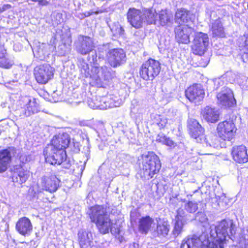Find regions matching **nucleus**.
<instances>
[{"label":"nucleus","mask_w":248,"mask_h":248,"mask_svg":"<svg viewBox=\"0 0 248 248\" xmlns=\"http://www.w3.org/2000/svg\"><path fill=\"white\" fill-rule=\"evenodd\" d=\"M186 97L195 104L201 101L204 96V92L201 84H194L185 91Z\"/></svg>","instance_id":"obj_13"},{"label":"nucleus","mask_w":248,"mask_h":248,"mask_svg":"<svg viewBox=\"0 0 248 248\" xmlns=\"http://www.w3.org/2000/svg\"><path fill=\"white\" fill-rule=\"evenodd\" d=\"M170 226L167 222L158 223L156 230L154 232L155 236H166L170 231Z\"/></svg>","instance_id":"obj_28"},{"label":"nucleus","mask_w":248,"mask_h":248,"mask_svg":"<svg viewBox=\"0 0 248 248\" xmlns=\"http://www.w3.org/2000/svg\"><path fill=\"white\" fill-rule=\"evenodd\" d=\"M194 32V29L187 25L178 26L175 29V38L179 43L188 44L189 36Z\"/></svg>","instance_id":"obj_15"},{"label":"nucleus","mask_w":248,"mask_h":248,"mask_svg":"<svg viewBox=\"0 0 248 248\" xmlns=\"http://www.w3.org/2000/svg\"><path fill=\"white\" fill-rule=\"evenodd\" d=\"M60 183V180L55 175H52L49 177L44 176L41 178L40 186L43 190L52 193L57 190Z\"/></svg>","instance_id":"obj_17"},{"label":"nucleus","mask_w":248,"mask_h":248,"mask_svg":"<svg viewBox=\"0 0 248 248\" xmlns=\"http://www.w3.org/2000/svg\"><path fill=\"white\" fill-rule=\"evenodd\" d=\"M109 43H107L99 45L98 47V52L101 53H106L109 49Z\"/></svg>","instance_id":"obj_42"},{"label":"nucleus","mask_w":248,"mask_h":248,"mask_svg":"<svg viewBox=\"0 0 248 248\" xmlns=\"http://www.w3.org/2000/svg\"><path fill=\"white\" fill-rule=\"evenodd\" d=\"M211 31L213 36H224V28L220 19H217L212 22Z\"/></svg>","instance_id":"obj_27"},{"label":"nucleus","mask_w":248,"mask_h":248,"mask_svg":"<svg viewBox=\"0 0 248 248\" xmlns=\"http://www.w3.org/2000/svg\"><path fill=\"white\" fill-rule=\"evenodd\" d=\"M5 6H6L7 8H9L10 7V5H7L6 6H3V8H2V10H3V11L5 10V9H6V8H5Z\"/></svg>","instance_id":"obj_53"},{"label":"nucleus","mask_w":248,"mask_h":248,"mask_svg":"<svg viewBox=\"0 0 248 248\" xmlns=\"http://www.w3.org/2000/svg\"><path fill=\"white\" fill-rule=\"evenodd\" d=\"M135 245H136V244H135V243H134V244H133V246L134 247V248H135V247H136V246H135Z\"/></svg>","instance_id":"obj_58"},{"label":"nucleus","mask_w":248,"mask_h":248,"mask_svg":"<svg viewBox=\"0 0 248 248\" xmlns=\"http://www.w3.org/2000/svg\"><path fill=\"white\" fill-rule=\"evenodd\" d=\"M202 142L200 143L207 147H211L214 148L222 147L218 136L212 133L206 136L203 135V138H202Z\"/></svg>","instance_id":"obj_21"},{"label":"nucleus","mask_w":248,"mask_h":248,"mask_svg":"<svg viewBox=\"0 0 248 248\" xmlns=\"http://www.w3.org/2000/svg\"><path fill=\"white\" fill-rule=\"evenodd\" d=\"M108 59L109 64L116 68L124 64L126 62V55L121 48H114L108 52Z\"/></svg>","instance_id":"obj_11"},{"label":"nucleus","mask_w":248,"mask_h":248,"mask_svg":"<svg viewBox=\"0 0 248 248\" xmlns=\"http://www.w3.org/2000/svg\"><path fill=\"white\" fill-rule=\"evenodd\" d=\"M115 33L120 35H123L124 32V28L120 26L117 27L115 28Z\"/></svg>","instance_id":"obj_43"},{"label":"nucleus","mask_w":248,"mask_h":248,"mask_svg":"<svg viewBox=\"0 0 248 248\" xmlns=\"http://www.w3.org/2000/svg\"><path fill=\"white\" fill-rule=\"evenodd\" d=\"M76 49L78 53L82 55H86L92 52L95 47L93 38L80 35L75 43Z\"/></svg>","instance_id":"obj_7"},{"label":"nucleus","mask_w":248,"mask_h":248,"mask_svg":"<svg viewBox=\"0 0 248 248\" xmlns=\"http://www.w3.org/2000/svg\"><path fill=\"white\" fill-rule=\"evenodd\" d=\"M101 102H104V104H99L98 102L92 105L91 103L89 104L90 108L93 109L98 108L100 109H107L108 108H112V105L109 102V99L106 97H103L101 99Z\"/></svg>","instance_id":"obj_34"},{"label":"nucleus","mask_w":248,"mask_h":248,"mask_svg":"<svg viewBox=\"0 0 248 248\" xmlns=\"http://www.w3.org/2000/svg\"><path fill=\"white\" fill-rule=\"evenodd\" d=\"M202 233L184 240L181 248H224L227 238L235 233L236 227L231 219L223 220L217 225L203 226Z\"/></svg>","instance_id":"obj_2"},{"label":"nucleus","mask_w":248,"mask_h":248,"mask_svg":"<svg viewBox=\"0 0 248 248\" xmlns=\"http://www.w3.org/2000/svg\"><path fill=\"white\" fill-rule=\"evenodd\" d=\"M192 49L197 55L203 54L209 44V38L206 33L202 32H196L193 41Z\"/></svg>","instance_id":"obj_10"},{"label":"nucleus","mask_w":248,"mask_h":248,"mask_svg":"<svg viewBox=\"0 0 248 248\" xmlns=\"http://www.w3.org/2000/svg\"><path fill=\"white\" fill-rule=\"evenodd\" d=\"M128 22L131 26L136 29L142 27L144 22L142 12L135 8H130L127 13Z\"/></svg>","instance_id":"obj_14"},{"label":"nucleus","mask_w":248,"mask_h":248,"mask_svg":"<svg viewBox=\"0 0 248 248\" xmlns=\"http://www.w3.org/2000/svg\"><path fill=\"white\" fill-rule=\"evenodd\" d=\"M111 225L109 228V230L112 234L114 235L116 234H118V233H120L122 232L120 228L116 224H113L112 222L111 221Z\"/></svg>","instance_id":"obj_40"},{"label":"nucleus","mask_w":248,"mask_h":248,"mask_svg":"<svg viewBox=\"0 0 248 248\" xmlns=\"http://www.w3.org/2000/svg\"><path fill=\"white\" fill-rule=\"evenodd\" d=\"M181 201L183 202H186L187 201L185 199H181Z\"/></svg>","instance_id":"obj_54"},{"label":"nucleus","mask_w":248,"mask_h":248,"mask_svg":"<svg viewBox=\"0 0 248 248\" xmlns=\"http://www.w3.org/2000/svg\"><path fill=\"white\" fill-rule=\"evenodd\" d=\"M224 198H225V196L224 194H222V195L221 197L219 196H216V199H219V200H221V199H222V200H223Z\"/></svg>","instance_id":"obj_50"},{"label":"nucleus","mask_w":248,"mask_h":248,"mask_svg":"<svg viewBox=\"0 0 248 248\" xmlns=\"http://www.w3.org/2000/svg\"><path fill=\"white\" fill-rule=\"evenodd\" d=\"M14 63V62L12 60L7 58L5 55L2 57L1 56V67L9 69Z\"/></svg>","instance_id":"obj_39"},{"label":"nucleus","mask_w":248,"mask_h":248,"mask_svg":"<svg viewBox=\"0 0 248 248\" xmlns=\"http://www.w3.org/2000/svg\"><path fill=\"white\" fill-rule=\"evenodd\" d=\"M193 17V15L184 8H181L177 10L175 13V19L177 23L179 24L183 23H187L191 21Z\"/></svg>","instance_id":"obj_23"},{"label":"nucleus","mask_w":248,"mask_h":248,"mask_svg":"<svg viewBox=\"0 0 248 248\" xmlns=\"http://www.w3.org/2000/svg\"><path fill=\"white\" fill-rule=\"evenodd\" d=\"M158 17L160 24L165 26L171 23L172 20V16L167 13V10H161L158 14Z\"/></svg>","instance_id":"obj_32"},{"label":"nucleus","mask_w":248,"mask_h":248,"mask_svg":"<svg viewBox=\"0 0 248 248\" xmlns=\"http://www.w3.org/2000/svg\"><path fill=\"white\" fill-rule=\"evenodd\" d=\"M187 214L184 209L179 208L177 211V215L175 216V220L181 221L186 222Z\"/></svg>","instance_id":"obj_38"},{"label":"nucleus","mask_w":248,"mask_h":248,"mask_svg":"<svg viewBox=\"0 0 248 248\" xmlns=\"http://www.w3.org/2000/svg\"><path fill=\"white\" fill-rule=\"evenodd\" d=\"M88 214L92 222L96 224L102 233L105 234L109 232L111 220L104 207L100 205L92 207L88 211Z\"/></svg>","instance_id":"obj_4"},{"label":"nucleus","mask_w":248,"mask_h":248,"mask_svg":"<svg viewBox=\"0 0 248 248\" xmlns=\"http://www.w3.org/2000/svg\"><path fill=\"white\" fill-rule=\"evenodd\" d=\"M39 111V104L35 98L29 99L25 108L23 110L24 115L28 117Z\"/></svg>","instance_id":"obj_25"},{"label":"nucleus","mask_w":248,"mask_h":248,"mask_svg":"<svg viewBox=\"0 0 248 248\" xmlns=\"http://www.w3.org/2000/svg\"><path fill=\"white\" fill-rule=\"evenodd\" d=\"M53 68L49 64H43L34 68V76L38 83L46 84L53 76Z\"/></svg>","instance_id":"obj_9"},{"label":"nucleus","mask_w":248,"mask_h":248,"mask_svg":"<svg viewBox=\"0 0 248 248\" xmlns=\"http://www.w3.org/2000/svg\"><path fill=\"white\" fill-rule=\"evenodd\" d=\"M60 140H54L53 145H47L44 150L46 161L51 165H61L65 169H69L71 166L69 159L67 158L65 150L55 149Z\"/></svg>","instance_id":"obj_3"},{"label":"nucleus","mask_w":248,"mask_h":248,"mask_svg":"<svg viewBox=\"0 0 248 248\" xmlns=\"http://www.w3.org/2000/svg\"><path fill=\"white\" fill-rule=\"evenodd\" d=\"M91 233L86 231L82 230L78 232V241L81 247L90 245L91 241Z\"/></svg>","instance_id":"obj_29"},{"label":"nucleus","mask_w":248,"mask_h":248,"mask_svg":"<svg viewBox=\"0 0 248 248\" xmlns=\"http://www.w3.org/2000/svg\"><path fill=\"white\" fill-rule=\"evenodd\" d=\"M201 114L203 118L208 122L214 123L219 120V112L215 108L206 106L202 109Z\"/></svg>","instance_id":"obj_20"},{"label":"nucleus","mask_w":248,"mask_h":248,"mask_svg":"<svg viewBox=\"0 0 248 248\" xmlns=\"http://www.w3.org/2000/svg\"><path fill=\"white\" fill-rule=\"evenodd\" d=\"M189 196L192 197V195H191V194H187V197H188Z\"/></svg>","instance_id":"obj_56"},{"label":"nucleus","mask_w":248,"mask_h":248,"mask_svg":"<svg viewBox=\"0 0 248 248\" xmlns=\"http://www.w3.org/2000/svg\"><path fill=\"white\" fill-rule=\"evenodd\" d=\"M202 233L184 240L181 248H224L227 238L235 233L236 227L231 219L223 220L217 225L203 226Z\"/></svg>","instance_id":"obj_1"},{"label":"nucleus","mask_w":248,"mask_h":248,"mask_svg":"<svg viewBox=\"0 0 248 248\" xmlns=\"http://www.w3.org/2000/svg\"><path fill=\"white\" fill-rule=\"evenodd\" d=\"M156 140L171 148H173L176 146V143L173 140L163 134H158Z\"/></svg>","instance_id":"obj_35"},{"label":"nucleus","mask_w":248,"mask_h":248,"mask_svg":"<svg viewBox=\"0 0 248 248\" xmlns=\"http://www.w3.org/2000/svg\"><path fill=\"white\" fill-rule=\"evenodd\" d=\"M194 193H196L197 195L200 196H202V193L201 192H200L199 191H198V190H195L194 192Z\"/></svg>","instance_id":"obj_51"},{"label":"nucleus","mask_w":248,"mask_h":248,"mask_svg":"<svg viewBox=\"0 0 248 248\" xmlns=\"http://www.w3.org/2000/svg\"><path fill=\"white\" fill-rule=\"evenodd\" d=\"M99 12L98 11H95V12H93V11H88V12H86L85 13H83V15L84 16V17H88L91 15H92L93 14H95V15H97L99 14Z\"/></svg>","instance_id":"obj_47"},{"label":"nucleus","mask_w":248,"mask_h":248,"mask_svg":"<svg viewBox=\"0 0 248 248\" xmlns=\"http://www.w3.org/2000/svg\"><path fill=\"white\" fill-rule=\"evenodd\" d=\"M142 170L145 178H151L157 173L161 168L158 156L153 152H148L142 155Z\"/></svg>","instance_id":"obj_5"},{"label":"nucleus","mask_w":248,"mask_h":248,"mask_svg":"<svg viewBox=\"0 0 248 248\" xmlns=\"http://www.w3.org/2000/svg\"><path fill=\"white\" fill-rule=\"evenodd\" d=\"M217 82L219 83V80H216V81H215V82H217Z\"/></svg>","instance_id":"obj_59"},{"label":"nucleus","mask_w":248,"mask_h":248,"mask_svg":"<svg viewBox=\"0 0 248 248\" xmlns=\"http://www.w3.org/2000/svg\"><path fill=\"white\" fill-rule=\"evenodd\" d=\"M246 38L247 39L245 41V44L246 46H248V37Z\"/></svg>","instance_id":"obj_52"},{"label":"nucleus","mask_w":248,"mask_h":248,"mask_svg":"<svg viewBox=\"0 0 248 248\" xmlns=\"http://www.w3.org/2000/svg\"><path fill=\"white\" fill-rule=\"evenodd\" d=\"M89 60L91 61V62L95 63L97 61V54L95 52L92 55L91 57H89Z\"/></svg>","instance_id":"obj_45"},{"label":"nucleus","mask_w":248,"mask_h":248,"mask_svg":"<svg viewBox=\"0 0 248 248\" xmlns=\"http://www.w3.org/2000/svg\"><path fill=\"white\" fill-rule=\"evenodd\" d=\"M195 219L202 223L207 220L206 216L202 212H198L195 216Z\"/></svg>","instance_id":"obj_41"},{"label":"nucleus","mask_w":248,"mask_h":248,"mask_svg":"<svg viewBox=\"0 0 248 248\" xmlns=\"http://www.w3.org/2000/svg\"><path fill=\"white\" fill-rule=\"evenodd\" d=\"M12 148L1 151V172L5 171L9 166L11 161Z\"/></svg>","instance_id":"obj_24"},{"label":"nucleus","mask_w":248,"mask_h":248,"mask_svg":"<svg viewBox=\"0 0 248 248\" xmlns=\"http://www.w3.org/2000/svg\"><path fill=\"white\" fill-rule=\"evenodd\" d=\"M75 16L80 19H83L85 17L83 13H77Z\"/></svg>","instance_id":"obj_49"},{"label":"nucleus","mask_w":248,"mask_h":248,"mask_svg":"<svg viewBox=\"0 0 248 248\" xmlns=\"http://www.w3.org/2000/svg\"><path fill=\"white\" fill-rule=\"evenodd\" d=\"M160 62L155 60L149 59L142 64L140 75L145 80H153L160 73Z\"/></svg>","instance_id":"obj_6"},{"label":"nucleus","mask_w":248,"mask_h":248,"mask_svg":"<svg viewBox=\"0 0 248 248\" xmlns=\"http://www.w3.org/2000/svg\"><path fill=\"white\" fill-rule=\"evenodd\" d=\"M153 223L154 219L148 216L141 217L139 222V231L142 233L147 234Z\"/></svg>","instance_id":"obj_26"},{"label":"nucleus","mask_w":248,"mask_h":248,"mask_svg":"<svg viewBox=\"0 0 248 248\" xmlns=\"http://www.w3.org/2000/svg\"><path fill=\"white\" fill-rule=\"evenodd\" d=\"M29 176V171L25 170L22 168H21L17 173H15L13 177V182L17 183L19 184H22L27 181Z\"/></svg>","instance_id":"obj_31"},{"label":"nucleus","mask_w":248,"mask_h":248,"mask_svg":"<svg viewBox=\"0 0 248 248\" xmlns=\"http://www.w3.org/2000/svg\"><path fill=\"white\" fill-rule=\"evenodd\" d=\"M188 128L191 137L195 139L197 142H202L204 129L195 119L190 118L188 120Z\"/></svg>","instance_id":"obj_16"},{"label":"nucleus","mask_w":248,"mask_h":248,"mask_svg":"<svg viewBox=\"0 0 248 248\" xmlns=\"http://www.w3.org/2000/svg\"><path fill=\"white\" fill-rule=\"evenodd\" d=\"M99 104H104V102H101V100L100 101V103Z\"/></svg>","instance_id":"obj_57"},{"label":"nucleus","mask_w":248,"mask_h":248,"mask_svg":"<svg viewBox=\"0 0 248 248\" xmlns=\"http://www.w3.org/2000/svg\"><path fill=\"white\" fill-rule=\"evenodd\" d=\"M195 201H187L185 204V209L189 213H194L198 209V203L201 201L200 199H197L195 198H193Z\"/></svg>","instance_id":"obj_33"},{"label":"nucleus","mask_w":248,"mask_h":248,"mask_svg":"<svg viewBox=\"0 0 248 248\" xmlns=\"http://www.w3.org/2000/svg\"><path fill=\"white\" fill-rule=\"evenodd\" d=\"M217 97L218 103L225 108H231L236 106V100L232 91L230 89L226 88L219 93Z\"/></svg>","instance_id":"obj_12"},{"label":"nucleus","mask_w":248,"mask_h":248,"mask_svg":"<svg viewBox=\"0 0 248 248\" xmlns=\"http://www.w3.org/2000/svg\"><path fill=\"white\" fill-rule=\"evenodd\" d=\"M154 122L156 124L160 127L164 128L166 126L168 121L167 119L164 116L156 114L154 116Z\"/></svg>","instance_id":"obj_37"},{"label":"nucleus","mask_w":248,"mask_h":248,"mask_svg":"<svg viewBox=\"0 0 248 248\" xmlns=\"http://www.w3.org/2000/svg\"><path fill=\"white\" fill-rule=\"evenodd\" d=\"M16 229L20 234L25 236H28L32 231V226L28 218L23 217L17 222Z\"/></svg>","instance_id":"obj_19"},{"label":"nucleus","mask_w":248,"mask_h":248,"mask_svg":"<svg viewBox=\"0 0 248 248\" xmlns=\"http://www.w3.org/2000/svg\"><path fill=\"white\" fill-rule=\"evenodd\" d=\"M232 155L234 160L239 163L248 161V152L244 145L234 146L232 150Z\"/></svg>","instance_id":"obj_18"},{"label":"nucleus","mask_w":248,"mask_h":248,"mask_svg":"<svg viewBox=\"0 0 248 248\" xmlns=\"http://www.w3.org/2000/svg\"><path fill=\"white\" fill-rule=\"evenodd\" d=\"M123 232H121L120 233H118V234L115 235L116 238L118 239V240L120 242H122L124 240V237L123 236Z\"/></svg>","instance_id":"obj_46"},{"label":"nucleus","mask_w":248,"mask_h":248,"mask_svg":"<svg viewBox=\"0 0 248 248\" xmlns=\"http://www.w3.org/2000/svg\"><path fill=\"white\" fill-rule=\"evenodd\" d=\"M227 76L229 77H231L232 78V79H230L229 80L232 82V81H235V78L236 77V76L235 75V74L234 73H232V72H228L227 73Z\"/></svg>","instance_id":"obj_48"},{"label":"nucleus","mask_w":248,"mask_h":248,"mask_svg":"<svg viewBox=\"0 0 248 248\" xmlns=\"http://www.w3.org/2000/svg\"><path fill=\"white\" fill-rule=\"evenodd\" d=\"M34 2H38L40 6H46L49 4V2L46 0H31Z\"/></svg>","instance_id":"obj_44"},{"label":"nucleus","mask_w":248,"mask_h":248,"mask_svg":"<svg viewBox=\"0 0 248 248\" xmlns=\"http://www.w3.org/2000/svg\"><path fill=\"white\" fill-rule=\"evenodd\" d=\"M55 95H56V93H55V92H54L53 93V94H52V96H53V97H55Z\"/></svg>","instance_id":"obj_55"},{"label":"nucleus","mask_w":248,"mask_h":248,"mask_svg":"<svg viewBox=\"0 0 248 248\" xmlns=\"http://www.w3.org/2000/svg\"><path fill=\"white\" fill-rule=\"evenodd\" d=\"M142 12L143 16L144 17V22L146 21L149 24L155 23L157 14L155 9H146Z\"/></svg>","instance_id":"obj_30"},{"label":"nucleus","mask_w":248,"mask_h":248,"mask_svg":"<svg viewBox=\"0 0 248 248\" xmlns=\"http://www.w3.org/2000/svg\"><path fill=\"white\" fill-rule=\"evenodd\" d=\"M217 130L222 140H230L234 137L236 128L232 121L229 120L219 123Z\"/></svg>","instance_id":"obj_8"},{"label":"nucleus","mask_w":248,"mask_h":248,"mask_svg":"<svg viewBox=\"0 0 248 248\" xmlns=\"http://www.w3.org/2000/svg\"><path fill=\"white\" fill-rule=\"evenodd\" d=\"M185 223L181 221L175 220L174 226L172 232L174 237H176L182 232L183 226Z\"/></svg>","instance_id":"obj_36"},{"label":"nucleus","mask_w":248,"mask_h":248,"mask_svg":"<svg viewBox=\"0 0 248 248\" xmlns=\"http://www.w3.org/2000/svg\"><path fill=\"white\" fill-rule=\"evenodd\" d=\"M55 140H58V141L60 140V142L57 145L58 147H55V149L57 150H65L70 143L69 135L67 133H63L54 136L51 140V143L48 145H53V141Z\"/></svg>","instance_id":"obj_22"}]
</instances>
